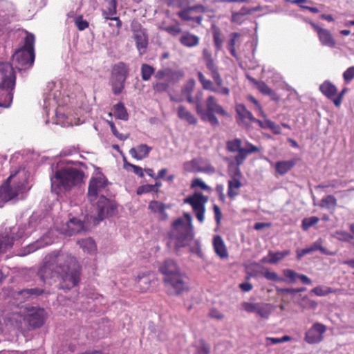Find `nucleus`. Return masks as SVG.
Listing matches in <instances>:
<instances>
[{
	"label": "nucleus",
	"instance_id": "nucleus-7",
	"mask_svg": "<svg viewBox=\"0 0 354 354\" xmlns=\"http://www.w3.org/2000/svg\"><path fill=\"white\" fill-rule=\"evenodd\" d=\"M165 288L176 295H180L189 290V279L184 272H180L175 276L163 278Z\"/></svg>",
	"mask_w": 354,
	"mask_h": 354
},
{
	"label": "nucleus",
	"instance_id": "nucleus-16",
	"mask_svg": "<svg viewBox=\"0 0 354 354\" xmlns=\"http://www.w3.org/2000/svg\"><path fill=\"white\" fill-rule=\"evenodd\" d=\"M192 12L203 14L206 12V8L201 4H196L180 10L177 15L183 21H195L197 24L201 25L203 19V16L193 17L192 15Z\"/></svg>",
	"mask_w": 354,
	"mask_h": 354
},
{
	"label": "nucleus",
	"instance_id": "nucleus-37",
	"mask_svg": "<svg viewBox=\"0 0 354 354\" xmlns=\"http://www.w3.org/2000/svg\"><path fill=\"white\" fill-rule=\"evenodd\" d=\"M125 82L126 80L111 75L110 84L114 95H118L122 92L125 86Z\"/></svg>",
	"mask_w": 354,
	"mask_h": 354
},
{
	"label": "nucleus",
	"instance_id": "nucleus-64",
	"mask_svg": "<svg viewBox=\"0 0 354 354\" xmlns=\"http://www.w3.org/2000/svg\"><path fill=\"white\" fill-rule=\"evenodd\" d=\"M283 274L285 277L290 279V281L295 282L296 278L298 277V274L296 272L290 269H285L283 270Z\"/></svg>",
	"mask_w": 354,
	"mask_h": 354
},
{
	"label": "nucleus",
	"instance_id": "nucleus-47",
	"mask_svg": "<svg viewBox=\"0 0 354 354\" xmlns=\"http://www.w3.org/2000/svg\"><path fill=\"white\" fill-rule=\"evenodd\" d=\"M184 72L182 71H173L169 68L167 79V83L175 84L178 82L184 77Z\"/></svg>",
	"mask_w": 354,
	"mask_h": 354
},
{
	"label": "nucleus",
	"instance_id": "nucleus-56",
	"mask_svg": "<svg viewBox=\"0 0 354 354\" xmlns=\"http://www.w3.org/2000/svg\"><path fill=\"white\" fill-rule=\"evenodd\" d=\"M107 123L109 125L112 133L120 140H125L128 138V136L124 135L123 133H120L116 127L115 126L114 123L111 120H107Z\"/></svg>",
	"mask_w": 354,
	"mask_h": 354
},
{
	"label": "nucleus",
	"instance_id": "nucleus-39",
	"mask_svg": "<svg viewBox=\"0 0 354 354\" xmlns=\"http://www.w3.org/2000/svg\"><path fill=\"white\" fill-rule=\"evenodd\" d=\"M114 115L117 119L127 121L129 119V114L127 109L122 102H118L113 106Z\"/></svg>",
	"mask_w": 354,
	"mask_h": 354
},
{
	"label": "nucleus",
	"instance_id": "nucleus-43",
	"mask_svg": "<svg viewBox=\"0 0 354 354\" xmlns=\"http://www.w3.org/2000/svg\"><path fill=\"white\" fill-rule=\"evenodd\" d=\"M161 185L162 184L160 182H156L154 185L146 184L141 185L138 187L136 193L138 195H142L151 192L158 193L159 192V188Z\"/></svg>",
	"mask_w": 354,
	"mask_h": 354
},
{
	"label": "nucleus",
	"instance_id": "nucleus-19",
	"mask_svg": "<svg viewBox=\"0 0 354 354\" xmlns=\"http://www.w3.org/2000/svg\"><path fill=\"white\" fill-rule=\"evenodd\" d=\"M310 25L317 32L319 39L323 46L331 48L335 46V40L328 30L322 28L313 22H311Z\"/></svg>",
	"mask_w": 354,
	"mask_h": 354
},
{
	"label": "nucleus",
	"instance_id": "nucleus-10",
	"mask_svg": "<svg viewBox=\"0 0 354 354\" xmlns=\"http://www.w3.org/2000/svg\"><path fill=\"white\" fill-rule=\"evenodd\" d=\"M24 230L22 227L10 228L9 232L5 231L0 234V254L4 253L13 246L14 242L22 239L24 236Z\"/></svg>",
	"mask_w": 354,
	"mask_h": 354
},
{
	"label": "nucleus",
	"instance_id": "nucleus-1",
	"mask_svg": "<svg viewBox=\"0 0 354 354\" xmlns=\"http://www.w3.org/2000/svg\"><path fill=\"white\" fill-rule=\"evenodd\" d=\"M38 274L44 282L47 279L59 278L62 280L61 288L68 290L79 282L80 266L71 254L54 251L45 257Z\"/></svg>",
	"mask_w": 354,
	"mask_h": 354
},
{
	"label": "nucleus",
	"instance_id": "nucleus-21",
	"mask_svg": "<svg viewBox=\"0 0 354 354\" xmlns=\"http://www.w3.org/2000/svg\"><path fill=\"white\" fill-rule=\"evenodd\" d=\"M62 230L64 234L71 236L84 231V223L80 219L73 218L66 223Z\"/></svg>",
	"mask_w": 354,
	"mask_h": 354
},
{
	"label": "nucleus",
	"instance_id": "nucleus-22",
	"mask_svg": "<svg viewBox=\"0 0 354 354\" xmlns=\"http://www.w3.org/2000/svg\"><path fill=\"white\" fill-rule=\"evenodd\" d=\"M163 278L170 277L181 272L176 263L171 259H167L159 268Z\"/></svg>",
	"mask_w": 354,
	"mask_h": 354
},
{
	"label": "nucleus",
	"instance_id": "nucleus-25",
	"mask_svg": "<svg viewBox=\"0 0 354 354\" xmlns=\"http://www.w3.org/2000/svg\"><path fill=\"white\" fill-rule=\"evenodd\" d=\"M214 45L216 51H220L224 43V37L221 28L215 24L210 27Z\"/></svg>",
	"mask_w": 354,
	"mask_h": 354
},
{
	"label": "nucleus",
	"instance_id": "nucleus-12",
	"mask_svg": "<svg viewBox=\"0 0 354 354\" xmlns=\"http://www.w3.org/2000/svg\"><path fill=\"white\" fill-rule=\"evenodd\" d=\"M133 38L140 55H143L149 44L148 35L146 29L143 28L139 23L131 24Z\"/></svg>",
	"mask_w": 354,
	"mask_h": 354
},
{
	"label": "nucleus",
	"instance_id": "nucleus-57",
	"mask_svg": "<svg viewBox=\"0 0 354 354\" xmlns=\"http://www.w3.org/2000/svg\"><path fill=\"white\" fill-rule=\"evenodd\" d=\"M259 304V303H250L248 301H244L241 304V306L243 309L248 313H257Z\"/></svg>",
	"mask_w": 354,
	"mask_h": 354
},
{
	"label": "nucleus",
	"instance_id": "nucleus-40",
	"mask_svg": "<svg viewBox=\"0 0 354 354\" xmlns=\"http://www.w3.org/2000/svg\"><path fill=\"white\" fill-rule=\"evenodd\" d=\"M241 37V34L239 32H232L230 35V39L227 41V48L229 50L231 55L235 58L237 57V53L236 50V44L239 39Z\"/></svg>",
	"mask_w": 354,
	"mask_h": 354
},
{
	"label": "nucleus",
	"instance_id": "nucleus-55",
	"mask_svg": "<svg viewBox=\"0 0 354 354\" xmlns=\"http://www.w3.org/2000/svg\"><path fill=\"white\" fill-rule=\"evenodd\" d=\"M75 24L80 31L84 30L89 26L88 22L84 19L82 15L77 16L75 19Z\"/></svg>",
	"mask_w": 354,
	"mask_h": 354
},
{
	"label": "nucleus",
	"instance_id": "nucleus-17",
	"mask_svg": "<svg viewBox=\"0 0 354 354\" xmlns=\"http://www.w3.org/2000/svg\"><path fill=\"white\" fill-rule=\"evenodd\" d=\"M96 205L98 221L104 220L108 216L113 215L116 209L115 205L102 195L100 196Z\"/></svg>",
	"mask_w": 354,
	"mask_h": 354
},
{
	"label": "nucleus",
	"instance_id": "nucleus-23",
	"mask_svg": "<svg viewBox=\"0 0 354 354\" xmlns=\"http://www.w3.org/2000/svg\"><path fill=\"white\" fill-rule=\"evenodd\" d=\"M149 209L153 214H159V219L160 221H166L168 219V214L166 212V209L168 205L158 201H151L148 206Z\"/></svg>",
	"mask_w": 354,
	"mask_h": 354
},
{
	"label": "nucleus",
	"instance_id": "nucleus-2",
	"mask_svg": "<svg viewBox=\"0 0 354 354\" xmlns=\"http://www.w3.org/2000/svg\"><path fill=\"white\" fill-rule=\"evenodd\" d=\"M84 172L75 167H68L57 169L50 178L52 189L57 193L69 191L80 185L84 178Z\"/></svg>",
	"mask_w": 354,
	"mask_h": 354
},
{
	"label": "nucleus",
	"instance_id": "nucleus-38",
	"mask_svg": "<svg viewBox=\"0 0 354 354\" xmlns=\"http://www.w3.org/2000/svg\"><path fill=\"white\" fill-rule=\"evenodd\" d=\"M242 184L238 179L233 178L228 181L227 196L230 198H234L239 194V189L241 187Z\"/></svg>",
	"mask_w": 354,
	"mask_h": 354
},
{
	"label": "nucleus",
	"instance_id": "nucleus-46",
	"mask_svg": "<svg viewBox=\"0 0 354 354\" xmlns=\"http://www.w3.org/2000/svg\"><path fill=\"white\" fill-rule=\"evenodd\" d=\"M141 77L143 81H148L154 74L155 68L147 64H142L140 68Z\"/></svg>",
	"mask_w": 354,
	"mask_h": 354
},
{
	"label": "nucleus",
	"instance_id": "nucleus-36",
	"mask_svg": "<svg viewBox=\"0 0 354 354\" xmlns=\"http://www.w3.org/2000/svg\"><path fill=\"white\" fill-rule=\"evenodd\" d=\"M236 112L242 121H245L246 120H248L250 122H252L254 120L255 118L243 104H239L236 105Z\"/></svg>",
	"mask_w": 354,
	"mask_h": 354
},
{
	"label": "nucleus",
	"instance_id": "nucleus-48",
	"mask_svg": "<svg viewBox=\"0 0 354 354\" xmlns=\"http://www.w3.org/2000/svg\"><path fill=\"white\" fill-rule=\"evenodd\" d=\"M272 311V306L269 304L259 303L257 314L262 318L267 319Z\"/></svg>",
	"mask_w": 354,
	"mask_h": 354
},
{
	"label": "nucleus",
	"instance_id": "nucleus-28",
	"mask_svg": "<svg viewBox=\"0 0 354 354\" xmlns=\"http://www.w3.org/2000/svg\"><path fill=\"white\" fill-rule=\"evenodd\" d=\"M179 41L183 46L193 48L199 44L200 38L198 36L189 31H185L180 36Z\"/></svg>",
	"mask_w": 354,
	"mask_h": 354
},
{
	"label": "nucleus",
	"instance_id": "nucleus-31",
	"mask_svg": "<svg viewBox=\"0 0 354 354\" xmlns=\"http://www.w3.org/2000/svg\"><path fill=\"white\" fill-rule=\"evenodd\" d=\"M247 78L250 82L257 86V88L262 94L270 96L272 99L274 98V96H276V93L263 81H258L249 75L247 76Z\"/></svg>",
	"mask_w": 354,
	"mask_h": 354
},
{
	"label": "nucleus",
	"instance_id": "nucleus-35",
	"mask_svg": "<svg viewBox=\"0 0 354 354\" xmlns=\"http://www.w3.org/2000/svg\"><path fill=\"white\" fill-rule=\"evenodd\" d=\"M80 248H82L84 252L88 254H94L97 250V246L93 239L91 238H86L77 241Z\"/></svg>",
	"mask_w": 354,
	"mask_h": 354
},
{
	"label": "nucleus",
	"instance_id": "nucleus-53",
	"mask_svg": "<svg viewBox=\"0 0 354 354\" xmlns=\"http://www.w3.org/2000/svg\"><path fill=\"white\" fill-rule=\"evenodd\" d=\"M299 305L301 308L305 309H315L317 306V303L305 296L301 299Z\"/></svg>",
	"mask_w": 354,
	"mask_h": 354
},
{
	"label": "nucleus",
	"instance_id": "nucleus-59",
	"mask_svg": "<svg viewBox=\"0 0 354 354\" xmlns=\"http://www.w3.org/2000/svg\"><path fill=\"white\" fill-rule=\"evenodd\" d=\"M192 187H199L201 189L205 191H210L211 188L207 186L201 179L200 178H194L191 185Z\"/></svg>",
	"mask_w": 354,
	"mask_h": 354
},
{
	"label": "nucleus",
	"instance_id": "nucleus-18",
	"mask_svg": "<svg viewBox=\"0 0 354 354\" xmlns=\"http://www.w3.org/2000/svg\"><path fill=\"white\" fill-rule=\"evenodd\" d=\"M46 312L43 308H35L27 316V322L33 328H40L43 326L46 319Z\"/></svg>",
	"mask_w": 354,
	"mask_h": 354
},
{
	"label": "nucleus",
	"instance_id": "nucleus-45",
	"mask_svg": "<svg viewBox=\"0 0 354 354\" xmlns=\"http://www.w3.org/2000/svg\"><path fill=\"white\" fill-rule=\"evenodd\" d=\"M203 97V93L201 91H198L195 97L194 98V103L196 105V113L201 116L202 120H205V110L201 107V101Z\"/></svg>",
	"mask_w": 354,
	"mask_h": 354
},
{
	"label": "nucleus",
	"instance_id": "nucleus-33",
	"mask_svg": "<svg viewBox=\"0 0 354 354\" xmlns=\"http://www.w3.org/2000/svg\"><path fill=\"white\" fill-rule=\"evenodd\" d=\"M203 59L210 74L218 71V67L212 57V53L207 48L203 50Z\"/></svg>",
	"mask_w": 354,
	"mask_h": 354
},
{
	"label": "nucleus",
	"instance_id": "nucleus-51",
	"mask_svg": "<svg viewBox=\"0 0 354 354\" xmlns=\"http://www.w3.org/2000/svg\"><path fill=\"white\" fill-rule=\"evenodd\" d=\"M335 237L339 241L348 243H351L354 239V236L343 230H337L335 233Z\"/></svg>",
	"mask_w": 354,
	"mask_h": 354
},
{
	"label": "nucleus",
	"instance_id": "nucleus-24",
	"mask_svg": "<svg viewBox=\"0 0 354 354\" xmlns=\"http://www.w3.org/2000/svg\"><path fill=\"white\" fill-rule=\"evenodd\" d=\"M213 247L215 253L221 259H227L228 257V252L226 245L222 237L219 235H216L213 238Z\"/></svg>",
	"mask_w": 354,
	"mask_h": 354
},
{
	"label": "nucleus",
	"instance_id": "nucleus-11",
	"mask_svg": "<svg viewBox=\"0 0 354 354\" xmlns=\"http://www.w3.org/2000/svg\"><path fill=\"white\" fill-rule=\"evenodd\" d=\"M17 174H11L0 187V201L6 203L15 198L20 192L24 189L22 183L10 185L11 180L15 178Z\"/></svg>",
	"mask_w": 354,
	"mask_h": 354
},
{
	"label": "nucleus",
	"instance_id": "nucleus-42",
	"mask_svg": "<svg viewBox=\"0 0 354 354\" xmlns=\"http://www.w3.org/2000/svg\"><path fill=\"white\" fill-rule=\"evenodd\" d=\"M317 250H320L322 252H324V249L323 248V247L322 245H320L317 242H315L309 248L297 250V251H296L297 258L298 259H300L304 255L310 254Z\"/></svg>",
	"mask_w": 354,
	"mask_h": 354
},
{
	"label": "nucleus",
	"instance_id": "nucleus-61",
	"mask_svg": "<svg viewBox=\"0 0 354 354\" xmlns=\"http://www.w3.org/2000/svg\"><path fill=\"white\" fill-rule=\"evenodd\" d=\"M345 82L349 83L354 78V66L348 67L343 73Z\"/></svg>",
	"mask_w": 354,
	"mask_h": 354
},
{
	"label": "nucleus",
	"instance_id": "nucleus-58",
	"mask_svg": "<svg viewBox=\"0 0 354 354\" xmlns=\"http://www.w3.org/2000/svg\"><path fill=\"white\" fill-rule=\"evenodd\" d=\"M169 88V83L158 82L153 83V89L155 93H161L167 91Z\"/></svg>",
	"mask_w": 354,
	"mask_h": 354
},
{
	"label": "nucleus",
	"instance_id": "nucleus-27",
	"mask_svg": "<svg viewBox=\"0 0 354 354\" xmlns=\"http://www.w3.org/2000/svg\"><path fill=\"white\" fill-rule=\"evenodd\" d=\"M299 159L292 158L288 160H280L275 163V171L279 175L283 176L290 171L297 163Z\"/></svg>",
	"mask_w": 354,
	"mask_h": 354
},
{
	"label": "nucleus",
	"instance_id": "nucleus-52",
	"mask_svg": "<svg viewBox=\"0 0 354 354\" xmlns=\"http://www.w3.org/2000/svg\"><path fill=\"white\" fill-rule=\"evenodd\" d=\"M258 152H260V149L249 142H245V148H243V150H241V153H243L244 156V160L248 154Z\"/></svg>",
	"mask_w": 354,
	"mask_h": 354
},
{
	"label": "nucleus",
	"instance_id": "nucleus-3",
	"mask_svg": "<svg viewBox=\"0 0 354 354\" xmlns=\"http://www.w3.org/2000/svg\"><path fill=\"white\" fill-rule=\"evenodd\" d=\"M24 39V45L17 50L12 55V61L16 68L19 70H26L30 68L35 61V36L33 34L26 32Z\"/></svg>",
	"mask_w": 354,
	"mask_h": 354
},
{
	"label": "nucleus",
	"instance_id": "nucleus-49",
	"mask_svg": "<svg viewBox=\"0 0 354 354\" xmlns=\"http://www.w3.org/2000/svg\"><path fill=\"white\" fill-rule=\"evenodd\" d=\"M336 292V290L333 289L330 287H323L321 286H318L311 290V292L315 294L317 296L323 297L328 295L330 293H334Z\"/></svg>",
	"mask_w": 354,
	"mask_h": 354
},
{
	"label": "nucleus",
	"instance_id": "nucleus-29",
	"mask_svg": "<svg viewBox=\"0 0 354 354\" xmlns=\"http://www.w3.org/2000/svg\"><path fill=\"white\" fill-rule=\"evenodd\" d=\"M151 151V147L146 144H141L136 147H133L129 150V154L135 159L140 160L147 157Z\"/></svg>",
	"mask_w": 354,
	"mask_h": 354
},
{
	"label": "nucleus",
	"instance_id": "nucleus-41",
	"mask_svg": "<svg viewBox=\"0 0 354 354\" xmlns=\"http://www.w3.org/2000/svg\"><path fill=\"white\" fill-rule=\"evenodd\" d=\"M291 253L290 250H286L281 252H273L270 251L268 253V256L270 259L268 260V263L271 264H276L279 261L283 259L286 257L290 255Z\"/></svg>",
	"mask_w": 354,
	"mask_h": 354
},
{
	"label": "nucleus",
	"instance_id": "nucleus-50",
	"mask_svg": "<svg viewBox=\"0 0 354 354\" xmlns=\"http://www.w3.org/2000/svg\"><path fill=\"white\" fill-rule=\"evenodd\" d=\"M162 30L174 37H176L182 32L180 24L176 20H175V24L164 26L162 27Z\"/></svg>",
	"mask_w": 354,
	"mask_h": 354
},
{
	"label": "nucleus",
	"instance_id": "nucleus-9",
	"mask_svg": "<svg viewBox=\"0 0 354 354\" xmlns=\"http://www.w3.org/2000/svg\"><path fill=\"white\" fill-rule=\"evenodd\" d=\"M207 111H205V120H207L212 126L219 125V121L215 114L222 116H227V112L223 107L217 103L214 95H209L206 100Z\"/></svg>",
	"mask_w": 354,
	"mask_h": 354
},
{
	"label": "nucleus",
	"instance_id": "nucleus-8",
	"mask_svg": "<svg viewBox=\"0 0 354 354\" xmlns=\"http://www.w3.org/2000/svg\"><path fill=\"white\" fill-rule=\"evenodd\" d=\"M208 197L201 192H195L184 199V203L191 205L197 220L203 223L205 220V204Z\"/></svg>",
	"mask_w": 354,
	"mask_h": 354
},
{
	"label": "nucleus",
	"instance_id": "nucleus-30",
	"mask_svg": "<svg viewBox=\"0 0 354 354\" xmlns=\"http://www.w3.org/2000/svg\"><path fill=\"white\" fill-rule=\"evenodd\" d=\"M319 91L324 96L333 102L337 94V88L336 86L329 80L324 81L319 86Z\"/></svg>",
	"mask_w": 354,
	"mask_h": 354
},
{
	"label": "nucleus",
	"instance_id": "nucleus-62",
	"mask_svg": "<svg viewBox=\"0 0 354 354\" xmlns=\"http://www.w3.org/2000/svg\"><path fill=\"white\" fill-rule=\"evenodd\" d=\"M200 348L197 352V354H209L210 346L204 339L199 341Z\"/></svg>",
	"mask_w": 354,
	"mask_h": 354
},
{
	"label": "nucleus",
	"instance_id": "nucleus-63",
	"mask_svg": "<svg viewBox=\"0 0 354 354\" xmlns=\"http://www.w3.org/2000/svg\"><path fill=\"white\" fill-rule=\"evenodd\" d=\"M348 88L345 87L344 88L341 92L336 95L335 99L333 100V104L335 106L339 107L342 102L343 97L344 95L348 92Z\"/></svg>",
	"mask_w": 354,
	"mask_h": 354
},
{
	"label": "nucleus",
	"instance_id": "nucleus-44",
	"mask_svg": "<svg viewBox=\"0 0 354 354\" xmlns=\"http://www.w3.org/2000/svg\"><path fill=\"white\" fill-rule=\"evenodd\" d=\"M319 206L322 208H326L328 209H333L335 210V208L337 206V199L333 195H327L322 198Z\"/></svg>",
	"mask_w": 354,
	"mask_h": 354
},
{
	"label": "nucleus",
	"instance_id": "nucleus-54",
	"mask_svg": "<svg viewBox=\"0 0 354 354\" xmlns=\"http://www.w3.org/2000/svg\"><path fill=\"white\" fill-rule=\"evenodd\" d=\"M319 218L317 216L305 218L302 220L301 227L304 230H308L310 227L317 224Z\"/></svg>",
	"mask_w": 354,
	"mask_h": 354
},
{
	"label": "nucleus",
	"instance_id": "nucleus-20",
	"mask_svg": "<svg viewBox=\"0 0 354 354\" xmlns=\"http://www.w3.org/2000/svg\"><path fill=\"white\" fill-rule=\"evenodd\" d=\"M242 141L240 138H235L232 140H229L226 143V148L227 151L230 152H238V154L235 156L234 160L238 166L242 165L244 162V156L241 150Z\"/></svg>",
	"mask_w": 354,
	"mask_h": 354
},
{
	"label": "nucleus",
	"instance_id": "nucleus-13",
	"mask_svg": "<svg viewBox=\"0 0 354 354\" xmlns=\"http://www.w3.org/2000/svg\"><path fill=\"white\" fill-rule=\"evenodd\" d=\"M102 9V15L105 21H113L116 22L117 34L120 33V30L122 26V22L118 17H114L117 13V1L116 0H103Z\"/></svg>",
	"mask_w": 354,
	"mask_h": 354
},
{
	"label": "nucleus",
	"instance_id": "nucleus-15",
	"mask_svg": "<svg viewBox=\"0 0 354 354\" xmlns=\"http://www.w3.org/2000/svg\"><path fill=\"white\" fill-rule=\"evenodd\" d=\"M106 185L107 180L104 176L100 175L91 178L89 182L87 194L89 201L91 203L95 201Z\"/></svg>",
	"mask_w": 354,
	"mask_h": 354
},
{
	"label": "nucleus",
	"instance_id": "nucleus-34",
	"mask_svg": "<svg viewBox=\"0 0 354 354\" xmlns=\"http://www.w3.org/2000/svg\"><path fill=\"white\" fill-rule=\"evenodd\" d=\"M196 82L194 79H189L182 88V94L186 97L187 101L189 104L194 103L192 93L195 88Z\"/></svg>",
	"mask_w": 354,
	"mask_h": 354
},
{
	"label": "nucleus",
	"instance_id": "nucleus-14",
	"mask_svg": "<svg viewBox=\"0 0 354 354\" xmlns=\"http://www.w3.org/2000/svg\"><path fill=\"white\" fill-rule=\"evenodd\" d=\"M326 330V325L316 322L305 333L304 340L309 344H319L324 340V335Z\"/></svg>",
	"mask_w": 354,
	"mask_h": 354
},
{
	"label": "nucleus",
	"instance_id": "nucleus-32",
	"mask_svg": "<svg viewBox=\"0 0 354 354\" xmlns=\"http://www.w3.org/2000/svg\"><path fill=\"white\" fill-rule=\"evenodd\" d=\"M177 115L180 120L186 121L189 124L196 125L197 124L196 118L184 106H178Z\"/></svg>",
	"mask_w": 354,
	"mask_h": 354
},
{
	"label": "nucleus",
	"instance_id": "nucleus-60",
	"mask_svg": "<svg viewBox=\"0 0 354 354\" xmlns=\"http://www.w3.org/2000/svg\"><path fill=\"white\" fill-rule=\"evenodd\" d=\"M43 240H37L27 246V253H31L44 246Z\"/></svg>",
	"mask_w": 354,
	"mask_h": 354
},
{
	"label": "nucleus",
	"instance_id": "nucleus-6",
	"mask_svg": "<svg viewBox=\"0 0 354 354\" xmlns=\"http://www.w3.org/2000/svg\"><path fill=\"white\" fill-rule=\"evenodd\" d=\"M211 77L214 81L216 87L214 86L212 81L207 79L202 72L199 71L197 73L198 80L204 90L220 93L223 95H229L230 93V88L223 86V82L219 71L212 73Z\"/></svg>",
	"mask_w": 354,
	"mask_h": 354
},
{
	"label": "nucleus",
	"instance_id": "nucleus-26",
	"mask_svg": "<svg viewBox=\"0 0 354 354\" xmlns=\"http://www.w3.org/2000/svg\"><path fill=\"white\" fill-rule=\"evenodd\" d=\"M129 66L123 62H120L113 65L111 75L117 78L122 79V80H127L129 77Z\"/></svg>",
	"mask_w": 354,
	"mask_h": 354
},
{
	"label": "nucleus",
	"instance_id": "nucleus-4",
	"mask_svg": "<svg viewBox=\"0 0 354 354\" xmlns=\"http://www.w3.org/2000/svg\"><path fill=\"white\" fill-rule=\"evenodd\" d=\"M172 232L171 237L176 241V246L185 247L194 239V227L190 225H185V221L182 218L176 219L172 223Z\"/></svg>",
	"mask_w": 354,
	"mask_h": 354
},
{
	"label": "nucleus",
	"instance_id": "nucleus-5",
	"mask_svg": "<svg viewBox=\"0 0 354 354\" xmlns=\"http://www.w3.org/2000/svg\"><path fill=\"white\" fill-rule=\"evenodd\" d=\"M16 84V73L12 66L8 62H0V89L8 92L6 97L12 102L13 91Z\"/></svg>",
	"mask_w": 354,
	"mask_h": 354
}]
</instances>
